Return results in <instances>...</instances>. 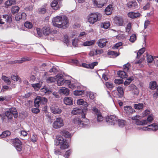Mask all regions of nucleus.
<instances>
[{"mask_svg": "<svg viewBox=\"0 0 158 158\" xmlns=\"http://www.w3.org/2000/svg\"><path fill=\"white\" fill-rule=\"evenodd\" d=\"M93 119L92 121V124L94 126L99 124H102L105 121L108 125H114L115 124L117 121L118 126L121 127H123L127 124V122L123 119Z\"/></svg>", "mask_w": 158, "mask_h": 158, "instance_id": "obj_1", "label": "nucleus"}, {"mask_svg": "<svg viewBox=\"0 0 158 158\" xmlns=\"http://www.w3.org/2000/svg\"><path fill=\"white\" fill-rule=\"evenodd\" d=\"M53 25L59 28L65 29L69 26V22L67 17L64 15L57 16L52 19Z\"/></svg>", "mask_w": 158, "mask_h": 158, "instance_id": "obj_2", "label": "nucleus"}, {"mask_svg": "<svg viewBox=\"0 0 158 158\" xmlns=\"http://www.w3.org/2000/svg\"><path fill=\"white\" fill-rule=\"evenodd\" d=\"M102 17V15L99 13H91L87 16L88 21L90 24H93L95 22L100 21Z\"/></svg>", "mask_w": 158, "mask_h": 158, "instance_id": "obj_3", "label": "nucleus"}, {"mask_svg": "<svg viewBox=\"0 0 158 158\" xmlns=\"http://www.w3.org/2000/svg\"><path fill=\"white\" fill-rule=\"evenodd\" d=\"M56 145H60V148L64 149L67 148L69 145L66 141H64L63 138L60 135L56 136Z\"/></svg>", "mask_w": 158, "mask_h": 158, "instance_id": "obj_4", "label": "nucleus"}, {"mask_svg": "<svg viewBox=\"0 0 158 158\" xmlns=\"http://www.w3.org/2000/svg\"><path fill=\"white\" fill-rule=\"evenodd\" d=\"M73 119V124L75 126L79 125L80 127H86L88 125L90 121L89 119Z\"/></svg>", "mask_w": 158, "mask_h": 158, "instance_id": "obj_5", "label": "nucleus"}, {"mask_svg": "<svg viewBox=\"0 0 158 158\" xmlns=\"http://www.w3.org/2000/svg\"><path fill=\"white\" fill-rule=\"evenodd\" d=\"M132 122L137 125L143 126L150 123L153 119H132Z\"/></svg>", "mask_w": 158, "mask_h": 158, "instance_id": "obj_6", "label": "nucleus"}, {"mask_svg": "<svg viewBox=\"0 0 158 158\" xmlns=\"http://www.w3.org/2000/svg\"><path fill=\"white\" fill-rule=\"evenodd\" d=\"M5 114L8 118H12V116L15 118L18 117V113L15 107H12L9 109L5 112Z\"/></svg>", "mask_w": 158, "mask_h": 158, "instance_id": "obj_7", "label": "nucleus"}, {"mask_svg": "<svg viewBox=\"0 0 158 158\" xmlns=\"http://www.w3.org/2000/svg\"><path fill=\"white\" fill-rule=\"evenodd\" d=\"M47 102V99L44 97L37 96L34 101L35 106L38 108L40 105L46 103Z\"/></svg>", "mask_w": 158, "mask_h": 158, "instance_id": "obj_8", "label": "nucleus"}, {"mask_svg": "<svg viewBox=\"0 0 158 158\" xmlns=\"http://www.w3.org/2000/svg\"><path fill=\"white\" fill-rule=\"evenodd\" d=\"M11 142L18 151L20 152L22 150V143L18 138H16L12 139Z\"/></svg>", "mask_w": 158, "mask_h": 158, "instance_id": "obj_9", "label": "nucleus"}, {"mask_svg": "<svg viewBox=\"0 0 158 158\" xmlns=\"http://www.w3.org/2000/svg\"><path fill=\"white\" fill-rule=\"evenodd\" d=\"M141 129L143 131H155L158 130V124L157 123H153L147 127H143Z\"/></svg>", "mask_w": 158, "mask_h": 158, "instance_id": "obj_10", "label": "nucleus"}, {"mask_svg": "<svg viewBox=\"0 0 158 158\" xmlns=\"http://www.w3.org/2000/svg\"><path fill=\"white\" fill-rule=\"evenodd\" d=\"M57 79V84L58 86H60L64 84H69L70 81L68 80H64L63 79V76L61 74H58L56 76Z\"/></svg>", "mask_w": 158, "mask_h": 158, "instance_id": "obj_11", "label": "nucleus"}, {"mask_svg": "<svg viewBox=\"0 0 158 158\" xmlns=\"http://www.w3.org/2000/svg\"><path fill=\"white\" fill-rule=\"evenodd\" d=\"M64 125L63 119H56L52 124L53 127L55 129H58L63 127Z\"/></svg>", "mask_w": 158, "mask_h": 158, "instance_id": "obj_12", "label": "nucleus"}, {"mask_svg": "<svg viewBox=\"0 0 158 158\" xmlns=\"http://www.w3.org/2000/svg\"><path fill=\"white\" fill-rule=\"evenodd\" d=\"M94 4L98 7L101 8L106 3L107 0H93Z\"/></svg>", "mask_w": 158, "mask_h": 158, "instance_id": "obj_13", "label": "nucleus"}, {"mask_svg": "<svg viewBox=\"0 0 158 158\" xmlns=\"http://www.w3.org/2000/svg\"><path fill=\"white\" fill-rule=\"evenodd\" d=\"M127 7L130 9H135L138 7V5L136 1L133 0L128 2L127 4Z\"/></svg>", "mask_w": 158, "mask_h": 158, "instance_id": "obj_14", "label": "nucleus"}, {"mask_svg": "<svg viewBox=\"0 0 158 158\" xmlns=\"http://www.w3.org/2000/svg\"><path fill=\"white\" fill-rule=\"evenodd\" d=\"M115 23L118 26H122L123 24V21L122 18L120 16L115 17L114 19Z\"/></svg>", "mask_w": 158, "mask_h": 158, "instance_id": "obj_15", "label": "nucleus"}, {"mask_svg": "<svg viewBox=\"0 0 158 158\" xmlns=\"http://www.w3.org/2000/svg\"><path fill=\"white\" fill-rule=\"evenodd\" d=\"M107 42V40L105 39H99L97 42V44L98 46L101 48H102L106 45Z\"/></svg>", "mask_w": 158, "mask_h": 158, "instance_id": "obj_16", "label": "nucleus"}, {"mask_svg": "<svg viewBox=\"0 0 158 158\" xmlns=\"http://www.w3.org/2000/svg\"><path fill=\"white\" fill-rule=\"evenodd\" d=\"M50 109L51 112L54 114H60L61 112V110L56 106H52Z\"/></svg>", "mask_w": 158, "mask_h": 158, "instance_id": "obj_17", "label": "nucleus"}, {"mask_svg": "<svg viewBox=\"0 0 158 158\" xmlns=\"http://www.w3.org/2000/svg\"><path fill=\"white\" fill-rule=\"evenodd\" d=\"M124 109L125 112L128 114H132L135 112V110L133 109L132 107L130 106H125L124 107Z\"/></svg>", "mask_w": 158, "mask_h": 158, "instance_id": "obj_18", "label": "nucleus"}, {"mask_svg": "<svg viewBox=\"0 0 158 158\" xmlns=\"http://www.w3.org/2000/svg\"><path fill=\"white\" fill-rule=\"evenodd\" d=\"M43 34L45 35H48L51 33L50 28L48 26H45L42 29Z\"/></svg>", "mask_w": 158, "mask_h": 158, "instance_id": "obj_19", "label": "nucleus"}, {"mask_svg": "<svg viewBox=\"0 0 158 158\" xmlns=\"http://www.w3.org/2000/svg\"><path fill=\"white\" fill-rule=\"evenodd\" d=\"M140 15V14L139 12L135 13L133 12H130L127 14L128 17L132 19L139 17Z\"/></svg>", "mask_w": 158, "mask_h": 158, "instance_id": "obj_20", "label": "nucleus"}, {"mask_svg": "<svg viewBox=\"0 0 158 158\" xmlns=\"http://www.w3.org/2000/svg\"><path fill=\"white\" fill-rule=\"evenodd\" d=\"M64 102L66 105H72L73 104V99L70 97H66L64 98Z\"/></svg>", "mask_w": 158, "mask_h": 158, "instance_id": "obj_21", "label": "nucleus"}, {"mask_svg": "<svg viewBox=\"0 0 158 158\" xmlns=\"http://www.w3.org/2000/svg\"><path fill=\"white\" fill-rule=\"evenodd\" d=\"M69 91L68 89L63 87L59 90V92L60 94L67 95L69 94Z\"/></svg>", "mask_w": 158, "mask_h": 158, "instance_id": "obj_22", "label": "nucleus"}, {"mask_svg": "<svg viewBox=\"0 0 158 158\" xmlns=\"http://www.w3.org/2000/svg\"><path fill=\"white\" fill-rule=\"evenodd\" d=\"M92 110L94 112L97 116V118H102L101 113L98 109L95 107L93 108Z\"/></svg>", "mask_w": 158, "mask_h": 158, "instance_id": "obj_23", "label": "nucleus"}, {"mask_svg": "<svg viewBox=\"0 0 158 158\" xmlns=\"http://www.w3.org/2000/svg\"><path fill=\"white\" fill-rule=\"evenodd\" d=\"M117 74L119 77L122 78H126L127 77V75L123 71H118V72Z\"/></svg>", "mask_w": 158, "mask_h": 158, "instance_id": "obj_24", "label": "nucleus"}, {"mask_svg": "<svg viewBox=\"0 0 158 158\" xmlns=\"http://www.w3.org/2000/svg\"><path fill=\"white\" fill-rule=\"evenodd\" d=\"M60 134L67 138L71 137L72 135L68 131L65 130L61 131L60 132Z\"/></svg>", "mask_w": 158, "mask_h": 158, "instance_id": "obj_25", "label": "nucleus"}, {"mask_svg": "<svg viewBox=\"0 0 158 158\" xmlns=\"http://www.w3.org/2000/svg\"><path fill=\"white\" fill-rule=\"evenodd\" d=\"M82 112V110L78 108H75L73 109L72 111V114L77 115L80 114Z\"/></svg>", "mask_w": 158, "mask_h": 158, "instance_id": "obj_26", "label": "nucleus"}, {"mask_svg": "<svg viewBox=\"0 0 158 158\" xmlns=\"http://www.w3.org/2000/svg\"><path fill=\"white\" fill-rule=\"evenodd\" d=\"M112 8V5H109L106 8L105 11L106 15H108L111 14Z\"/></svg>", "mask_w": 158, "mask_h": 158, "instance_id": "obj_27", "label": "nucleus"}, {"mask_svg": "<svg viewBox=\"0 0 158 158\" xmlns=\"http://www.w3.org/2000/svg\"><path fill=\"white\" fill-rule=\"evenodd\" d=\"M117 91L118 92V95L119 97H122L123 95V91L122 87H118L117 88Z\"/></svg>", "mask_w": 158, "mask_h": 158, "instance_id": "obj_28", "label": "nucleus"}, {"mask_svg": "<svg viewBox=\"0 0 158 158\" xmlns=\"http://www.w3.org/2000/svg\"><path fill=\"white\" fill-rule=\"evenodd\" d=\"M3 18L6 19L5 20L7 23H10L12 22V18L10 15H3Z\"/></svg>", "mask_w": 158, "mask_h": 158, "instance_id": "obj_29", "label": "nucleus"}, {"mask_svg": "<svg viewBox=\"0 0 158 158\" xmlns=\"http://www.w3.org/2000/svg\"><path fill=\"white\" fill-rule=\"evenodd\" d=\"M95 43V41L94 40L86 41L84 42L82 45L85 46H89L94 45Z\"/></svg>", "mask_w": 158, "mask_h": 158, "instance_id": "obj_30", "label": "nucleus"}, {"mask_svg": "<svg viewBox=\"0 0 158 158\" xmlns=\"http://www.w3.org/2000/svg\"><path fill=\"white\" fill-rule=\"evenodd\" d=\"M51 6L54 8V9L57 10L60 8L58 5V1L57 0H54L51 4Z\"/></svg>", "mask_w": 158, "mask_h": 158, "instance_id": "obj_31", "label": "nucleus"}, {"mask_svg": "<svg viewBox=\"0 0 158 158\" xmlns=\"http://www.w3.org/2000/svg\"><path fill=\"white\" fill-rule=\"evenodd\" d=\"M10 132L8 131L3 132L2 134H0V138L6 137L10 135Z\"/></svg>", "mask_w": 158, "mask_h": 158, "instance_id": "obj_32", "label": "nucleus"}, {"mask_svg": "<svg viewBox=\"0 0 158 158\" xmlns=\"http://www.w3.org/2000/svg\"><path fill=\"white\" fill-rule=\"evenodd\" d=\"M157 83L156 81H151L149 83L150 89L152 90H154L156 88Z\"/></svg>", "mask_w": 158, "mask_h": 158, "instance_id": "obj_33", "label": "nucleus"}, {"mask_svg": "<svg viewBox=\"0 0 158 158\" xmlns=\"http://www.w3.org/2000/svg\"><path fill=\"white\" fill-rule=\"evenodd\" d=\"M134 107L136 109L140 110L143 108V104L141 103L135 104L134 105Z\"/></svg>", "mask_w": 158, "mask_h": 158, "instance_id": "obj_34", "label": "nucleus"}, {"mask_svg": "<svg viewBox=\"0 0 158 158\" xmlns=\"http://www.w3.org/2000/svg\"><path fill=\"white\" fill-rule=\"evenodd\" d=\"M110 23L109 22L102 23L101 24V27L102 28H103L106 29L108 28L110 26Z\"/></svg>", "mask_w": 158, "mask_h": 158, "instance_id": "obj_35", "label": "nucleus"}, {"mask_svg": "<svg viewBox=\"0 0 158 158\" xmlns=\"http://www.w3.org/2000/svg\"><path fill=\"white\" fill-rule=\"evenodd\" d=\"M145 51V48H143L139 50L137 53L136 58L138 59H139L140 56Z\"/></svg>", "mask_w": 158, "mask_h": 158, "instance_id": "obj_36", "label": "nucleus"}, {"mask_svg": "<svg viewBox=\"0 0 158 158\" xmlns=\"http://www.w3.org/2000/svg\"><path fill=\"white\" fill-rule=\"evenodd\" d=\"M29 60V59L27 57H25L22 58L20 60H16L15 61V63H22L24 61Z\"/></svg>", "mask_w": 158, "mask_h": 158, "instance_id": "obj_37", "label": "nucleus"}, {"mask_svg": "<svg viewBox=\"0 0 158 158\" xmlns=\"http://www.w3.org/2000/svg\"><path fill=\"white\" fill-rule=\"evenodd\" d=\"M16 1L15 0H10L6 2L5 5L7 6H10L16 4Z\"/></svg>", "mask_w": 158, "mask_h": 158, "instance_id": "obj_38", "label": "nucleus"}, {"mask_svg": "<svg viewBox=\"0 0 158 158\" xmlns=\"http://www.w3.org/2000/svg\"><path fill=\"white\" fill-rule=\"evenodd\" d=\"M11 79L14 81H18L20 83L21 82V78L18 76H15L14 75H11Z\"/></svg>", "mask_w": 158, "mask_h": 158, "instance_id": "obj_39", "label": "nucleus"}, {"mask_svg": "<svg viewBox=\"0 0 158 158\" xmlns=\"http://www.w3.org/2000/svg\"><path fill=\"white\" fill-rule=\"evenodd\" d=\"M77 103L78 105H84L85 106H88L87 102H84L83 100L81 99L78 100Z\"/></svg>", "mask_w": 158, "mask_h": 158, "instance_id": "obj_40", "label": "nucleus"}, {"mask_svg": "<svg viewBox=\"0 0 158 158\" xmlns=\"http://www.w3.org/2000/svg\"><path fill=\"white\" fill-rule=\"evenodd\" d=\"M147 61L148 63H152L154 59H155L154 58V56L153 57L152 55L148 54L147 55Z\"/></svg>", "mask_w": 158, "mask_h": 158, "instance_id": "obj_41", "label": "nucleus"}, {"mask_svg": "<svg viewBox=\"0 0 158 158\" xmlns=\"http://www.w3.org/2000/svg\"><path fill=\"white\" fill-rule=\"evenodd\" d=\"M19 10V8L17 6H14L12 7L11 11L13 14L16 13L18 12Z\"/></svg>", "mask_w": 158, "mask_h": 158, "instance_id": "obj_42", "label": "nucleus"}, {"mask_svg": "<svg viewBox=\"0 0 158 158\" xmlns=\"http://www.w3.org/2000/svg\"><path fill=\"white\" fill-rule=\"evenodd\" d=\"M24 25L26 28L28 29H31L33 26L32 23L29 21L25 22L24 23Z\"/></svg>", "mask_w": 158, "mask_h": 158, "instance_id": "obj_43", "label": "nucleus"}, {"mask_svg": "<svg viewBox=\"0 0 158 158\" xmlns=\"http://www.w3.org/2000/svg\"><path fill=\"white\" fill-rule=\"evenodd\" d=\"M32 86L36 90H38L41 87V85L40 83H38L35 84H32Z\"/></svg>", "mask_w": 158, "mask_h": 158, "instance_id": "obj_44", "label": "nucleus"}, {"mask_svg": "<svg viewBox=\"0 0 158 158\" xmlns=\"http://www.w3.org/2000/svg\"><path fill=\"white\" fill-rule=\"evenodd\" d=\"M131 24L130 23H129L126 28V32L128 33H130L131 32Z\"/></svg>", "mask_w": 158, "mask_h": 158, "instance_id": "obj_45", "label": "nucleus"}, {"mask_svg": "<svg viewBox=\"0 0 158 158\" xmlns=\"http://www.w3.org/2000/svg\"><path fill=\"white\" fill-rule=\"evenodd\" d=\"M87 96H89L91 99H93L95 97V95L94 93L91 92H88L87 93Z\"/></svg>", "mask_w": 158, "mask_h": 158, "instance_id": "obj_46", "label": "nucleus"}, {"mask_svg": "<svg viewBox=\"0 0 158 158\" xmlns=\"http://www.w3.org/2000/svg\"><path fill=\"white\" fill-rule=\"evenodd\" d=\"M2 79L5 82L8 83L9 84L10 83V79L8 77H7L5 76H2Z\"/></svg>", "mask_w": 158, "mask_h": 158, "instance_id": "obj_47", "label": "nucleus"}, {"mask_svg": "<svg viewBox=\"0 0 158 158\" xmlns=\"http://www.w3.org/2000/svg\"><path fill=\"white\" fill-rule=\"evenodd\" d=\"M84 92L83 90H75L74 91V95L76 96H80Z\"/></svg>", "mask_w": 158, "mask_h": 158, "instance_id": "obj_48", "label": "nucleus"}, {"mask_svg": "<svg viewBox=\"0 0 158 158\" xmlns=\"http://www.w3.org/2000/svg\"><path fill=\"white\" fill-rule=\"evenodd\" d=\"M108 55H112V56H114L116 57L118 56L119 54L114 51H110L108 52Z\"/></svg>", "mask_w": 158, "mask_h": 158, "instance_id": "obj_49", "label": "nucleus"}, {"mask_svg": "<svg viewBox=\"0 0 158 158\" xmlns=\"http://www.w3.org/2000/svg\"><path fill=\"white\" fill-rule=\"evenodd\" d=\"M41 91L45 93H48V94L52 93V91L50 90H49V89L46 87H44L42 88L41 89Z\"/></svg>", "mask_w": 158, "mask_h": 158, "instance_id": "obj_50", "label": "nucleus"}, {"mask_svg": "<svg viewBox=\"0 0 158 158\" xmlns=\"http://www.w3.org/2000/svg\"><path fill=\"white\" fill-rule=\"evenodd\" d=\"M106 85L108 88L109 89H112L113 87L112 83L110 82H106Z\"/></svg>", "mask_w": 158, "mask_h": 158, "instance_id": "obj_51", "label": "nucleus"}, {"mask_svg": "<svg viewBox=\"0 0 158 158\" xmlns=\"http://www.w3.org/2000/svg\"><path fill=\"white\" fill-rule=\"evenodd\" d=\"M55 81V78L53 77H50L46 80L47 82L49 83L54 82Z\"/></svg>", "mask_w": 158, "mask_h": 158, "instance_id": "obj_52", "label": "nucleus"}, {"mask_svg": "<svg viewBox=\"0 0 158 158\" xmlns=\"http://www.w3.org/2000/svg\"><path fill=\"white\" fill-rule=\"evenodd\" d=\"M89 55L91 56H96L97 55V51H96V50L93 49L90 51Z\"/></svg>", "mask_w": 158, "mask_h": 158, "instance_id": "obj_53", "label": "nucleus"}, {"mask_svg": "<svg viewBox=\"0 0 158 158\" xmlns=\"http://www.w3.org/2000/svg\"><path fill=\"white\" fill-rule=\"evenodd\" d=\"M136 35L134 34H133L130 36L129 40L131 42L133 43L136 40Z\"/></svg>", "mask_w": 158, "mask_h": 158, "instance_id": "obj_54", "label": "nucleus"}, {"mask_svg": "<svg viewBox=\"0 0 158 158\" xmlns=\"http://www.w3.org/2000/svg\"><path fill=\"white\" fill-rule=\"evenodd\" d=\"M114 82L116 84L119 85L123 83V81L121 79H115Z\"/></svg>", "mask_w": 158, "mask_h": 158, "instance_id": "obj_55", "label": "nucleus"}, {"mask_svg": "<svg viewBox=\"0 0 158 158\" xmlns=\"http://www.w3.org/2000/svg\"><path fill=\"white\" fill-rule=\"evenodd\" d=\"M122 43L121 42L117 43L113 47V48L114 49H117L119 47L122 46Z\"/></svg>", "mask_w": 158, "mask_h": 158, "instance_id": "obj_56", "label": "nucleus"}, {"mask_svg": "<svg viewBox=\"0 0 158 158\" xmlns=\"http://www.w3.org/2000/svg\"><path fill=\"white\" fill-rule=\"evenodd\" d=\"M98 64V62H95L93 63H92L91 64H89V68L90 69H93L94 68V67L95 66L97 65Z\"/></svg>", "mask_w": 158, "mask_h": 158, "instance_id": "obj_57", "label": "nucleus"}, {"mask_svg": "<svg viewBox=\"0 0 158 158\" xmlns=\"http://www.w3.org/2000/svg\"><path fill=\"white\" fill-rule=\"evenodd\" d=\"M130 64L129 63H127L123 65V68L124 71H128L129 69V66Z\"/></svg>", "mask_w": 158, "mask_h": 158, "instance_id": "obj_58", "label": "nucleus"}, {"mask_svg": "<svg viewBox=\"0 0 158 158\" xmlns=\"http://www.w3.org/2000/svg\"><path fill=\"white\" fill-rule=\"evenodd\" d=\"M69 86V87L71 89H75L76 88V86L73 84H71V82L69 84H66Z\"/></svg>", "mask_w": 158, "mask_h": 158, "instance_id": "obj_59", "label": "nucleus"}, {"mask_svg": "<svg viewBox=\"0 0 158 158\" xmlns=\"http://www.w3.org/2000/svg\"><path fill=\"white\" fill-rule=\"evenodd\" d=\"M71 152L72 151L70 150L67 151L64 155V156L65 157L68 158L70 156Z\"/></svg>", "mask_w": 158, "mask_h": 158, "instance_id": "obj_60", "label": "nucleus"}, {"mask_svg": "<svg viewBox=\"0 0 158 158\" xmlns=\"http://www.w3.org/2000/svg\"><path fill=\"white\" fill-rule=\"evenodd\" d=\"M37 139V136L35 135H32L31 138V141L34 143L36 141Z\"/></svg>", "mask_w": 158, "mask_h": 158, "instance_id": "obj_61", "label": "nucleus"}, {"mask_svg": "<svg viewBox=\"0 0 158 158\" xmlns=\"http://www.w3.org/2000/svg\"><path fill=\"white\" fill-rule=\"evenodd\" d=\"M64 41L66 43H68L69 42V38L67 35H64Z\"/></svg>", "mask_w": 158, "mask_h": 158, "instance_id": "obj_62", "label": "nucleus"}, {"mask_svg": "<svg viewBox=\"0 0 158 158\" xmlns=\"http://www.w3.org/2000/svg\"><path fill=\"white\" fill-rule=\"evenodd\" d=\"M150 22L149 21L147 20L145 21L144 23V29L147 28L148 25L150 24Z\"/></svg>", "mask_w": 158, "mask_h": 158, "instance_id": "obj_63", "label": "nucleus"}, {"mask_svg": "<svg viewBox=\"0 0 158 158\" xmlns=\"http://www.w3.org/2000/svg\"><path fill=\"white\" fill-rule=\"evenodd\" d=\"M21 17V15H17L15 16V19L17 21H19L22 19Z\"/></svg>", "mask_w": 158, "mask_h": 158, "instance_id": "obj_64", "label": "nucleus"}]
</instances>
